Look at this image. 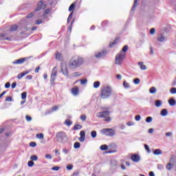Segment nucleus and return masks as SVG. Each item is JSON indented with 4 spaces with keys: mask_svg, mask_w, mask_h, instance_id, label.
<instances>
[{
    "mask_svg": "<svg viewBox=\"0 0 176 176\" xmlns=\"http://www.w3.org/2000/svg\"><path fill=\"white\" fill-rule=\"evenodd\" d=\"M71 92L73 94V96H78L79 94V87H74L72 88Z\"/></svg>",
    "mask_w": 176,
    "mask_h": 176,
    "instance_id": "nucleus-13",
    "label": "nucleus"
},
{
    "mask_svg": "<svg viewBox=\"0 0 176 176\" xmlns=\"http://www.w3.org/2000/svg\"><path fill=\"white\" fill-rule=\"evenodd\" d=\"M47 7V5L45 3V1L43 0H41L38 2L36 8L34 9V12H40V10H45L46 8Z\"/></svg>",
    "mask_w": 176,
    "mask_h": 176,
    "instance_id": "nucleus-5",
    "label": "nucleus"
},
{
    "mask_svg": "<svg viewBox=\"0 0 176 176\" xmlns=\"http://www.w3.org/2000/svg\"><path fill=\"white\" fill-rule=\"evenodd\" d=\"M25 119L27 122H31L32 120V118H31L30 116H25Z\"/></svg>",
    "mask_w": 176,
    "mask_h": 176,
    "instance_id": "nucleus-46",
    "label": "nucleus"
},
{
    "mask_svg": "<svg viewBox=\"0 0 176 176\" xmlns=\"http://www.w3.org/2000/svg\"><path fill=\"white\" fill-rule=\"evenodd\" d=\"M74 148L75 149H78V148H80V143L75 142L74 144Z\"/></svg>",
    "mask_w": 176,
    "mask_h": 176,
    "instance_id": "nucleus-34",
    "label": "nucleus"
},
{
    "mask_svg": "<svg viewBox=\"0 0 176 176\" xmlns=\"http://www.w3.org/2000/svg\"><path fill=\"white\" fill-rule=\"evenodd\" d=\"M162 100H156L155 102V107H157V108H159V107H162Z\"/></svg>",
    "mask_w": 176,
    "mask_h": 176,
    "instance_id": "nucleus-25",
    "label": "nucleus"
},
{
    "mask_svg": "<svg viewBox=\"0 0 176 176\" xmlns=\"http://www.w3.org/2000/svg\"><path fill=\"white\" fill-rule=\"evenodd\" d=\"M72 24H74V21H72L70 26L68 28V31L71 32L72 31Z\"/></svg>",
    "mask_w": 176,
    "mask_h": 176,
    "instance_id": "nucleus-56",
    "label": "nucleus"
},
{
    "mask_svg": "<svg viewBox=\"0 0 176 176\" xmlns=\"http://www.w3.org/2000/svg\"><path fill=\"white\" fill-rule=\"evenodd\" d=\"M100 83L99 81H96L94 82V87L95 89H98V87H100Z\"/></svg>",
    "mask_w": 176,
    "mask_h": 176,
    "instance_id": "nucleus-32",
    "label": "nucleus"
},
{
    "mask_svg": "<svg viewBox=\"0 0 176 176\" xmlns=\"http://www.w3.org/2000/svg\"><path fill=\"white\" fill-rule=\"evenodd\" d=\"M168 103L170 104V105H171L172 107H174V105H175L176 104V102H175V100L174 99H170L168 100Z\"/></svg>",
    "mask_w": 176,
    "mask_h": 176,
    "instance_id": "nucleus-28",
    "label": "nucleus"
},
{
    "mask_svg": "<svg viewBox=\"0 0 176 176\" xmlns=\"http://www.w3.org/2000/svg\"><path fill=\"white\" fill-rule=\"evenodd\" d=\"M80 119L81 120H82V122H85L86 121V119H87V117L86 116V115H82L80 117Z\"/></svg>",
    "mask_w": 176,
    "mask_h": 176,
    "instance_id": "nucleus-42",
    "label": "nucleus"
},
{
    "mask_svg": "<svg viewBox=\"0 0 176 176\" xmlns=\"http://www.w3.org/2000/svg\"><path fill=\"white\" fill-rule=\"evenodd\" d=\"M86 140V133L85 131H81L80 132V138H79V141L80 142H83Z\"/></svg>",
    "mask_w": 176,
    "mask_h": 176,
    "instance_id": "nucleus-11",
    "label": "nucleus"
},
{
    "mask_svg": "<svg viewBox=\"0 0 176 176\" xmlns=\"http://www.w3.org/2000/svg\"><path fill=\"white\" fill-rule=\"evenodd\" d=\"M109 150L107 152V153H116L118 152V145L115 143H111L109 145Z\"/></svg>",
    "mask_w": 176,
    "mask_h": 176,
    "instance_id": "nucleus-7",
    "label": "nucleus"
},
{
    "mask_svg": "<svg viewBox=\"0 0 176 176\" xmlns=\"http://www.w3.org/2000/svg\"><path fill=\"white\" fill-rule=\"evenodd\" d=\"M105 54H107V52L104 51H102L101 52L96 53L95 54V57H96V58H100V57H104Z\"/></svg>",
    "mask_w": 176,
    "mask_h": 176,
    "instance_id": "nucleus-17",
    "label": "nucleus"
},
{
    "mask_svg": "<svg viewBox=\"0 0 176 176\" xmlns=\"http://www.w3.org/2000/svg\"><path fill=\"white\" fill-rule=\"evenodd\" d=\"M27 61V58H21L13 62V64H23Z\"/></svg>",
    "mask_w": 176,
    "mask_h": 176,
    "instance_id": "nucleus-14",
    "label": "nucleus"
},
{
    "mask_svg": "<svg viewBox=\"0 0 176 176\" xmlns=\"http://www.w3.org/2000/svg\"><path fill=\"white\" fill-rule=\"evenodd\" d=\"M56 76H57V71H56V67L53 69L51 74V83L56 80Z\"/></svg>",
    "mask_w": 176,
    "mask_h": 176,
    "instance_id": "nucleus-12",
    "label": "nucleus"
},
{
    "mask_svg": "<svg viewBox=\"0 0 176 176\" xmlns=\"http://www.w3.org/2000/svg\"><path fill=\"white\" fill-rule=\"evenodd\" d=\"M118 41H119L118 38H116L113 42H111L110 44H109V47H113L115 45H117Z\"/></svg>",
    "mask_w": 176,
    "mask_h": 176,
    "instance_id": "nucleus-20",
    "label": "nucleus"
},
{
    "mask_svg": "<svg viewBox=\"0 0 176 176\" xmlns=\"http://www.w3.org/2000/svg\"><path fill=\"white\" fill-rule=\"evenodd\" d=\"M175 160H176L175 155H172L170 162L166 165L167 170H171V168H173V167H174V164H175Z\"/></svg>",
    "mask_w": 176,
    "mask_h": 176,
    "instance_id": "nucleus-8",
    "label": "nucleus"
},
{
    "mask_svg": "<svg viewBox=\"0 0 176 176\" xmlns=\"http://www.w3.org/2000/svg\"><path fill=\"white\" fill-rule=\"evenodd\" d=\"M170 93L171 94H176V88L173 87L172 89H170Z\"/></svg>",
    "mask_w": 176,
    "mask_h": 176,
    "instance_id": "nucleus-47",
    "label": "nucleus"
},
{
    "mask_svg": "<svg viewBox=\"0 0 176 176\" xmlns=\"http://www.w3.org/2000/svg\"><path fill=\"white\" fill-rule=\"evenodd\" d=\"M140 159L141 158L140 157V155L138 154H133L131 156V160L134 162V163H138V162H140Z\"/></svg>",
    "mask_w": 176,
    "mask_h": 176,
    "instance_id": "nucleus-10",
    "label": "nucleus"
},
{
    "mask_svg": "<svg viewBox=\"0 0 176 176\" xmlns=\"http://www.w3.org/2000/svg\"><path fill=\"white\" fill-rule=\"evenodd\" d=\"M65 124H66V126H71V124H72V121H71L70 120H66L65 122Z\"/></svg>",
    "mask_w": 176,
    "mask_h": 176,
    "instance_id": "nucleus-36",
    "label": "nucleus"
},
{
    "mask_svg": "<svg viewBox=\"0 0 176 176\" xmlns=\"http://www.w3.org/2000/svg\"><path fill=\"white\" fill-rule=\"evenodd\" d=\"M82 64H83V58L76 55L71 58L69 63V67H71L72 68H78V67L82 65Z\"/></svg>",
    "mask_w": 176,
    "mask_h": 176,
    "instance_id": "nucleus-1",
    "label": "nucleus"
},
{
    "mask_svg": "<svg viewBox=\"0 0 176 176\" xmlns=\"http://www.w3.org/2000/svg\"><path fill=\"white\" fill-rule=\"evenodd\" d=\"M135 85H140V79L139 78H135L134 80H133Z\"/></svg>",
    "mask_w": 176,
    "mask_h": 176,
    "instance_id": "nucleus-54",
    "label": "nucleus"
},
{
    "mask_svg": "<svg viewBox=\"0 0 176 176\" xmlns=\"http://www.w3.org/2000/svg\"><path fill=\"white\" fill-rule=\"evenodd\" d=\"M5 87L6 89H9V87H10V82H6L5 84Z\"/></svg>",
    "mask_w": 176,
    "mask_h": 176,
    "instance_id": "nucleus-59",
    "label": "nucleus"
},
{
    "mask_svg": "<svg viewBox=\"0 0 176 176\" xmlns=\"http://www.w3.org/2000/svg\"><path fill=\"white\" fill-rule=\"evenodd\" d=\"M80 129H82V125L78 124L73 127V130H80Z\"/></svg>",
    "mask_w": 176,
    "mask_h": 176,
    "instance_id": "nucleus-26",
    "label": "nucleus"
},
{
    "mask_svg": "<svg viewBox=\"0 0 176 176\" xmlns=\"http://www.w3.org/2000/svg\"><path fill=\"white\" fill-rule=\"evenodd\" d=\"M21 98L22 100H25V98H27V92H23L21 94Z\"/></svg>",
    "mask_w": 176,
    "mask_h": 176,
    "instance_id": "nucleus-40",
    "label": "nucleus"
},
{
    "mask_svg": "<svg viewBox=\"0 0 176 176\" xmlns=\"http://www.w3.org/2000/svg\"><path fill=\"white\" fill-rule=\"evenodd\" d=\"M28 167H32V166H34V162H33V161H32V160L29 161V162H28Z\"/></svg>",
    "mask_w": 176,
    "mask_h": 176,
    "instance_id": "nucleus-48",
    "label": "nucleus"
},
{
    "mask_svg": "<svg viewBox=\"0 0 176 176\" xmlns=\"http://www.w3.org/2000/svg\"><path fill=\"white\" fill-rule=\"evenodd\" d=\"M155 32H156V30H155V28H151L150 30V34H151V35H153Z\"/></svg>",
    "mask_w": 176,
    "mask_h": 176,
    "instance_id": "nucleus-57",
    "label": "nucleus"
},
{
    "mask_svg": "<svg viewBox=\"0 0 176 176\" xmlns=\"http://www.w3.org/2000/svg\"><path fill=\"white\" fill-rule=\"evenodd\" d=\"M55 58H56V60H61V54L59 53L58 52H57L56 53V57Z\"/></svg>",
    "mask_w": 176,
    "mask_h": 176,
    "instance_id": "nucleus-31",
    "label": "nucleus"
},
{
    "mask_svg": "<svg viewBox=\"0 0 176 176\" xmlns=\"http://www.w3.org/2000/svg\"><path fill=\"white\" fill-rule=\"evenodd\" d=\"M157 40L159 42H164V35H160V36L157 38Z\"/></svg>",
    "mask_w": 176,
    "mask_h": 176,
    "instance_id": "nucleus-33",
    "label": "nucleus"
},
{
    "mask_svg": "<svg viewBox=\"0 0 176 176\" xmlns=\"http://www.w3.org/2000/svg\"><path fill=\"white\" fill-rule=\"evenodd\" d=\"M126 57V54L123 52H120L116 56L115 63L117 65H122V63H123V60H124Z\"/></svg>",
    "mask_w": 176,
    "mask_h": 176,
    "instance_id": "nucleus-4",
    "label": "nucleus"
},
{
    "mask_svg": "<svg viewBox=\"0 0 176 176\" xmlns=\"http://www.w3.org/2000/svg\"><path fill=\"white\" fill-rule=\"evenodd\" d=\"M36 138H38V140H43L44 136H43V133H38L36 135Z\"/></svg>",
    "mask_w": 176,
    "mask_h": 176,
    "instance_id": "nucleus-30",
    "label": "nucleus"
},
{
    "mask_svg": "<svg viewBox=\"0 0 176 176\" xmlns=\"http://www.w3.org/2000/svg\"><path fill=\"white\" fill-rule=\"evenodd\" d=\"M154 155H162V151L160 149H156L153 152Z\"/></svg>",
    "mask_w": 176,
    "mask_h": 176,
    "instance_id": "nucleus-37",
    "label": "nucleus"
},
{
    "mask_svg": "<svg viewBox=\"0 0 176 176\" xmlns=\"http://www.w3.org/2000/svg\"><path fill=\"white\" fill-rule=\"evenodd\" d=\"M112 94V89L109 86H104L101 89L100 97L103 100L108 98Z\"/></svg>",
    "mask_w": 176,
    "mask_h": 176,
    "instance_id": "nucleus-2",
    "label": "nucleus"
},
{
    "mask_svg": "<svg viewBox=\"0 0 176 176\" xmlns=\"http://www.w3.org/2000/svg\"><path fill=\"white\" fill-rule=\"evenodd\" d=\"M168 113V112L167 111V109H163L162 111H161V115L162 116H166V115Z\"/></svg>",
    "mask_w": 176,
    "mask_h": 176,
    "instance_id": "nucleus-23",
    "label": "nucleus"
},
{
    "mask_svg": "<svg viewBox=\"0 0 176 176\" xmlns=\"http://www.w3.org/2000/svg\"><path fill=\"white\" fill-rule=\"evenodd\" d=\"M34 14H35L34 12H30L26 16V19H32V16H34Z\"/></svg>",
    "mask_w": 176,
    "mask_h": 176,
    "instance_id": "nucleus-41",
    "label": "nucleus"
},
{
    "mask_svg": "<svg viewBox=\"0 0 176 176\" xmlns=\"http://www.w3.org/2000/svg\"><path fill=\"white\" fill-rule=\"evenodd\" d=\"M92 138H96L97 137V132L96 131H92L91 133Z\"/></svg>",
    "mask_w": 176,
    "mask_h": 176,
    "instance_id": "nucleus-35",
    "label": "nucleus"
},
{
    "mask_svg": "<svg viewBox=\"0 0 176 176\" xmlns=\"http://www.w3.org/2000/svg\"><path fill=\"white\" fill-rule=\"evenodd\" d=\"M128 50H129V46L124 45L122 51L120 52V53H124L126 54V52H127Z\"/></svg>",
    "mask_w": 176,
    "mask_h": 176,
    "instance_id": "nucleus-27",
    "label": "nucleus"
},
{
    "mask_svg": "<svg viewBox=\"0 0 176 176\" xmlns=\"http://www.w3.org/2000/svg\"><path fill=\"white\" fill-rule=\"evenodd\" d=\"M17 85V83L13 82L11 85L12 89H16V86Z\"/></svg>",
    "mask_w": 176,
    "mask_h": 176,
    "instance_id": "nucleus-61",
    "label": "nucleus"
},
{
    "mask_svg": "<svg viewBox=\"0 0 176 176\" xmlns=\"http://www.w3.org/2000/svg\"><path fill=\"white\" fill-rule=\"evenodd\" d=\"M17 28H19V26H17V25H13L10 28V31L11 32H13V31H16Z\"/></svg>",
    "mask_w": 176,
    "mask_h": 176,
    "instance_id": "nucleus-21",
    "label": "nucleus"
},
{
    "mask_svg": "<svg viewBox=\"0 0 176 176\" xmlns=\"http://www.w3.org/2000/svg\"><path fill=\"white\" fill-rule=\"evenodd\" d=\"M28 74H30V71L23 72L18 74L17 78L21 79L22 78H24V76H25V75H28Z\"/></svg>",
    "mask_w": 176,
    "mask_h": 176,
    "instance_id": "nucleus-16",
    "label": "nucleus"
},
{
    "mask_svg": "<svg viewBox=\"0 0 176 176\" xmlns=\"http://www.w3.org/2000/svg\"><path fill=\"white\" fill-rule=\"evenodd\" d=\"M123 85L126 89H128V87H130V85L127 83L126 81L123 82Z\"/></svg>",
    "mask_w": 176,
    "mask_h": 176,
    "instance_id": "nucleus-53",
    "label": "nucleus"
},
{
    "mask_svg": "<svg viewBox=\"0 0 176 176\" xmlns=\"http://www.w3.org/2000/svg\"><path fill=\"white\" fill-rule=\"evenodd\" d=\"M138 5V0H134L133 9H135V8H137Z\"/></svg>",
    "mask_w": 176,
    "mask_h": 176,
    "instance_id": "nucleus-45",
    "label": "nucleus"
},
{
    "mask_svg": "<svg viewBox=\"0 0 176 176\" xmlns=\"http://www.w3.org/2000/svg\"><path fill=\"white\" fill-rule=\"evenodd\" d=\"M52 170H54V171H58V170H60V167L54 166V167L52 168Z\"/></svg>",
    "mask_w": 176,
    "mask_h": 176,
    "instance_id": "nucleus-55",
    "label": "nucleus"
},
{
    "mask_svg": "<svg viewBox=\"0 0 176 176\" xmlns=\"http://www.w3.org/2000/svg\"><path fill=\"white\" fill-rule=\"evenodd\" d=\"M75 6H76V3H73L69 7V12H72V13L74 14V11L75 10Z\"/></svg>",
    "mask_w": 176,
    "mask_h": 176,
    "instance_id": "nucleus-18",
    "label": "nucleus"
},
{
    "mask_svg": "<svg viewBox=\"0 0 176 176\" xmlns=\"http://www.w3.org/2000/svg\"><path fill=\"white\" fill-rule=\"evenodd\" d=\"M138 65L140 67L141 69H142V70L146 69V66L145 65H144V63L140 62L138 63Z\"/></svg>",
    "mask_w": 176,
    "mask_h": 176,
    "instance_id": "nucleus-22",
    "label": "nucleus"
},
{
    "mask_svg": "<svg viewBox=\"0 0 176 176\" xmlns=\"http://www.w3.org/2000/svg\"><path fill=\"white\" fill-rule=\"evenodd\" d=\"M6 101H8V102L12 101V97H10V96H7V97L6 98Z\"/></svg>",
    "mask_w": 176,
    "mask_h": 176,
    "instance_id": "nucleus-62",
    "label": "nucleus"
},
{
    "mask_svg": "<svg viewBox=\"0 0 176 176\" xmlns=\"http://www.w3.org/2000/svg\"><path fill=\"white\" fill-rule=\"evenodd\" d=\"M45 158L46 159H52V155L50 154H46L45 155Z\"/></svg>",
    "mask_w": 176,
    "mask_h": 176,
    "instance_id": "nucleus-63",
    "label": "nucleus"
},
{
    "mask_svg": "<svg viewBox=\"0 0 176 176\" xmlns=\"http://www.w3.org/2000/svg\"><path fill=\"white\" fill-rule=\"evenodd\" d=\"M26 79L28 80H31V79H32V76H31V75L27 76Z\"/></svg>",
    "mask_w": 176,
    "mask_h": 176,
    "instance_id": "nucleus-64",
    "label": "nucleus"
},
{
    "mask_svg": "<svg viewBox=\"0 0 176 176\" xmlns=\"http://www.w3.org/2000/svg\"><path fill=\"white\" fill-rule=\"evenodd\" d=\"M111 112L108 110H106L104 111L98 113L96 116L99 119H104V122H111V117L109 116Z\"/></svg>",
    "mask_w": 176,
    "mask_h": 176,
    "instance_id": "nucleus-3",
    "label": "nucleus"
},
{
    "mask_svg": "<svg viewBox=\"0 0 176 176\" xmlns=\"http://www.w3.org/2000/svg\"><path fill=\"white\" fill-rule=\"evenodd\" d=\"M135 119L137 122H140V120H141V116L140 115H137L135 117Z\"/></svg>",
    "mask_w": 176,
    "mask_h": 176,
    "instance_id": "nucleus-51",
    "label": "nucleus"
},
{
    "mask_svg": "<svg viewBox=\"0 0 176 176\" xmlns=\"http://www.w3.org/2000/svg\"><path fill=\"white\" fill-rule=\"evenodd\" d=\"M61 71L63 75H68V69H67L66 66H61Z\"/></svg>",
    "mask_w": 176,
    "mask_h": 176,
    "instance_id": "nucleus-19",
    "label": "nucleus"
},
{
    "mask_svg": "<svg viewBox=\"0 0 176 176\" xmlns=\"http://www.w3.org/2000/svg\"><path fill=\"white\" fill-rule=\"evenodd\" d=\"M80 83L81 85H86V83H87V79L80 80Z\"/></svg>",
    "mask_w": 176,
    "mask_h": 176,
    "instance_id": "nucleus-49",
    "label": "nucleus"
},
{
    "mask_svg": "<svg viewBox=\"0 0 176 176\" xmlns=\"http://www.w3.org/2000/svg\"><path fill=\"white\" fill-rule=\"evenodd\" d=\"M51 12H52V9L50 8H47L45 10L43 14V19H47V14H50Z\"/></svg>",
    "mask_w": 176,
    "mask_h": 176,
    "instance_id": "nucleus-15",
    "label": "nucleus"
},
{
    "mask_svg": "<svg viewBox=\"0 0 176 176\" xmlns=\"http://www.w3.org/2000/svg\"><path fill=\"white\" fill-rule=\"evenodd\" d=\"M30 146H32V148H35V146H36V142H30Z\"/></svg>",
    "mask_w": 176,
    "mask_h": 176,
    "instance_id": "nucleus-44",
    "label": "nucleus"
},
{
    "mask_svg": "<svg viewBox=\"0 0 176 176\" xmlns=\"http://www.w3.org/2000/svg\"><path fill=\"white\" fill-rule=\"evenodd\" d=\"M56 138L58 141H64L65 138H67V134L64 131H60L56 133Z\"/></svg>",
    "mask_w": 176,
    "mask_h": 176,
    "instance_id": "nucleus-9",
    "label": "nucleus"
},
{
    "mask_svg": "<svg viewBox=\"0 0 176 176\" xmlns=\"http://www.w3.org/2000/svg\"><path fill=\"white\" fill-rule=\"evenodd\" d=\"M43 23V21H42V19H37L35 21V24L36 25H39V24H42Z\"/></svg>",
    "mask_w": 176,
    "mask_h": 176,
    "instance_id": "nucleus-38",
    "label": "nucleus"
},
{
    "mask_svg": "<svg viewBox=\"0 0 176 176\" xmlns=\"http://www.w3.org/2000/svg\"><path fill=\"white\" fill-rule=\"evenodd\" d=\"M101 151H108V145L103 144L100 146Z\"/></svg>",
    "mask_w": 176,
    "mask_h": 176,
    "instance_id": "nucleus-29",
    "label": "nucleus"
},
{
    "mask_svg": "<svg viewBox=\"0 0 176 176\" xmlns=\"http://www.w3.org/2000/svg\"><path fill=\"white\" fill-rule=\"evenodd\" d=\"M73 167L74 166L72 165L69 164L67 166L66 168L67 170H72Z\"/></svg>",
    "mask_w": 176,
    "mask_h": 176,
    "instance_id": "nucleus-58",
    "label": "nucleus"
},
{
    "mask_svg": "<svg viewBox=\"0 0 176 176\" xmlns=\"http://www.w3.org/2000/svg\"><path fill=\"white\" fill-rule=\"evenodd\" d=\"M30 159H31V160H34V162H36V160H38V156H36V155H32L30 157Z\"/></svg>",
    "mask_w": 176,
    "mask_h": 176,
    "instance_id": "nucleus-43",
    "label": "nucleus"
},
{
    "mask_svg": "<svg viewBox=\"0 0 176 176\" xmlns=\"http://www.w3.org/2000/svg\"><path fill=\"white\" fill-rule=\"evenodd\" d=\"M73 16H74V14H72V12H71L67 18V23H69V21H71V20H72Z\"/></svg>",
    "mask_w": 176,
    "mask_h": 176,
    "instance_id": "nucleus-39",
    "label": "nucleus"
},
{
    "mask_svg": "<svg viewBox=\"0 0 176 176\" xmlns=\"http://www.w3.org/2000/svg\"><path fill=\"white\" fill-rule=\"evenodd\" d=\"M144 148L146 149V151H147V152H150V149H149V146H148L147 144H144Z\"/></svg>",
    "mask_w": 176,
    "mask_h": 176,
    "instance_id": "nucleus-60",
    "label": "nucleus"
},
{
    "mask_svg": "<svg viewBox=\"0 0 176 176\" xmlns=\"http://www.w3.org/2000/svg\"><path fill=\"white\" fill-rule=\"evenodd\" d=\"M100 133L108 137H113L115 135V130L112 129H103L100 131Z\"/></svg>",
    "mask_w": 176,
    "mask_h": 176,
    "instance_id": "nucleus-6",
    "label": "nucleus"
},
{
    "mask_svg": "<svg viewBox=\"0 0 176 176\" xmlns=\"http://www.w3.org/2000/svg\"><path fill=\"white\" fill-rule=\"evenodd\" d=\"M57 109H58V106H54V107L52 108V112H56V111H57Z\"/></svg>",
    "mask_w": 176,
    "mask_h": 176,
    "instance_id": "nucleus-50",
    "label": "nucleus"
},
{
    "mask_svg": "<svg viewBox=\"0 0 176 176\" xmlns=\"http://www.w3.org/2000/svg\"><path fill=\"white\" fill-rule=\"evenodd\" d=\"M149 91H150L151 94H155V93H156V91H157V90L156 89V87H153L150 88Z\"/></svg>",
    "mask_w": 176,
    "mask_h": 176,
    "instance_id": "nucleus-24",
    "label": "nucleus"
},
{
    "mask_svg": "<svg viewBox=\"0 0 176 176\" xmlns=\"http://www.w3.org/2000/svg\"><path fill=\"white\" fill-rule=\"evenodd\" d=\"M146 122L147 123H151V122H152V117H147L146 119Z\"/></svg>",
    "mask_w": 176,
    "mask_h": 176,
    "instance_id": "nucleus-52",
    "label": "nucleus"
}]
</instances>
